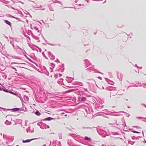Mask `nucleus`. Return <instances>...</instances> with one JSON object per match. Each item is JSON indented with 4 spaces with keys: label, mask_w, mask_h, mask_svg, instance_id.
Here are the masks:
<instances>
[{
    "label": "nucleus",
    "mask_w": 146,
    "mask_h": 146,
    "mask_svg": "<svg viewBox=\"0 0 146 146\" xmlns=\"http://www.w3.org/2000/svg\"><path fill=\"white\" fill-rule=\"evenodd\" d=\"M5 23L11 26V24L9 21L7 20H5Z\"/></svg>",
    "instance_id": "4"
},
{
    "label": "nucleus",
    "mask_w": 146,
    "mask_h": 146,
    "mask_svg": "<svg viewBox=\"0 0 146 146\" xmlns=\"http://www.w3.org/2000/svg\"><path fill=\"white\" fill-rule=\"evenodd\" d=\"M72 91V90H69L68 91V92H71Z\"/></svg>",
    "instance_id": "19"
},
{
    "label": "nucleus",
    "mask_w": 146,
    "mask_h": 146,
    "mask_svg": "<svg viewBox=\"0 0 146 146\" xmlns=\"http://www.w3.org/2000/svg\"><path fill=\"white\" fill-rule=\"evenodd\" d=\"M8 117H8V116H7V117H7V118H8Z\"/></svg>",
    "instance_id": "30"
},
{
    "label": "nucleus",
    "mask_w": 146,
    "mask_h": 146,
    "mask_svg": "<svg viewBox=\"0 0 146 146\" xmlns=\"http://www.w3.org/2000/svg\"><path fill=\"white\" fill-rule=\"evenodd\" d=\"M38 48V50L37 49H36V50L37 51H38V52H41V50L39 48Z\"/></svg>",
    "instance_id": "13"
},
{
    "label": "nucleus",
    "mask_w": 146,
    "mask_h": 146,
    "mask_svg": "<svg viewBox=\"0 0 146 146\" xmlns=\"http://www.w3.org/2000/svg\"><path fill=\"white\" fill-rule=\"evenodd\" d=\"M87 2H88V3L89 2L88 1V0H87Z\"/></svg>",
    "instance_id": "25"
},
{
    "label": "nucleus",
    "mask_w": 146,
    "mask_h": 146,
    "mask_svg": "<svg viewBox=\"0 0 146 146\" xmlns=\"http://www.w3.org/2000/svg\"><path fill=\"white\" fill-rule=\"evenodd\" d=\"M142 133H143V131L142 132Z\"/></svg>",
    "instance_id": "32"
},
{
    "label": "nucleus",
    "mask_w": 146,
    "mask_h": 146,
    "mask_svg": "<svg viewBox=\"0 0 146 146\" xmlns=\"http://www.w3.org/2000/svg\"><path fill=\"white\" fill-rule=\"evenodd\" d=\"M78 1V0H76L75 1V2L76 3H77V2Z\"/></svg>",
    "instance_id": "20"
},
{
    "label": "nucleus",
    "mask_w": 146,
    "mask_h": 146,
    "mask_svg": "<svg viewBox=\"0 0 146 146\" xmlns=\"http://www.w3.org/2000/svg\"><path fill=\"white\" fill-rule=\"evenodd\" d=\"M103 89H104V87H103Z\"/></svg>",
    "instance_id": "37"
},
{
    "label": "nucleus",
    "mask_w": 146,
    "mask_h": 146,
    "mask_svg": "<svg viewBox=\"0 0 146 146\" xmlns=\"http://www.w3.org/2000/svg\"><path fill=\"white\" fill-rule=\"evenodd\" d=\"M98 78L99 79H100V80H101L102 79V78H101V77H100L99 76V77H98Z\"/></svg>",
    "instance_id": "17"
},
{
    "label": "nucleus",
    "mask_w": 146,
    "mask_h": 146,
    "mask_svg": "<svg viewBox=\"0 0 146 146\" xmlns=\"http://www.w3.org/2000/svg\"><path fill=\"white\" fill-rule=\"evenodd\" d=\"M14 69L15 70V71H16V70H17L16 69V68H15V69Z\"/></svg>",
    "instance_id": "27"
},
{
    "label": "nucleus",
    "mask_w": 146,
    "mask_h": 146,
    "mask_svg": "<svg viewBox=\"0 0 146 146\" xmlns=\"http://www.w3.org/2000/svg\"><path fill=\"white\" fill-rule=\"evenodd\" d=\"M33 29L37 31V33H38V34H39V30H38V29L37 28V27L35 26V27H33Z\"/></svg>",
    "instance_id": "2"
},
{
    "label": "nucleus",
    "mask_w": 146,
    "mask_h": 146,
    "mask_svg": "<svg viewBox=\"0 0 146 146\" xmlns=\"http://www.w3.org/2000/svg\"><path fill=\"white\" fill-rule=\"evenodd\" d=\"M132 131L134 133H140L139 132L136 131Z\"/></svg>",
    "instance_id": "14"
},
{
    "label": "nucleus",
    "mask_w": 146,
    "mask_h": 146,
    "mask_svg": "<svg viewBox=\"0 0 146 146\" xmlns=\"http://www.w3.org/2000/svg\"><path fill=\"white\" fill-rule=\"evenodd\" d=\"M3 90L4 91L6 92H9V90L7 89H3Z\"/></svg>",
    "instance_id": "12"
},
{
    "label": "nucleus",
    "mask_w": 146,
    "mask_h": 146,
    "mask_svg": "<svg viewBox=\"0 0 146 146\" xmlns=\"http://www.w3.org/2000/svg\"><path fill=\"white\" fill-rule=\"evenodd\" d=\"M9 92L12 94H14V95H15V94L13 92H12V91H10L9 92H9Z\"/></svg>",
    "instance_id": "15"
},
{
    "label": "nucleus",
    "mask_w": 146,
    "mask_h": 146,
    "mask_svg": "<svg viewBox=\"0 0 146 146\" xmlns=\"http://www.w3.org/2000/svg\"><path fill=\"white\" fill-rule=\"evenodd\" d=\"M11 68H13V69H15V68L13 67H12Z\"/></svg>",
    "instance_id": "24"
},
{
    "label": "nucleus",
    "mask_w": 146,
    "mask_h": 146,
    "mask_svg": "<svg viewBox=\"0 0 146 146\" xmlns=\"http://www.w3.org/2000/svg\"><path fill=\"white\" fill-rule=\"evenodd\" d=\"M27 139L26 140H23V143H27V142H30V141H31L32 140H34V139Z\"/></svg>",
    "instance_id": "1"
},
{
    "label": "nucleus",
    "mask_w": 146,
    "mask_h": 146,
    "mask_svg": "<svg viewBox=\"0 0 146 146\" xmlns=\"http://www.w3.org/2000/svg\"><path fill=\"white\" fill-rule=\"evenodd\" d=\"M86 100V98L85 97H82L81 99V101H84Z\"/></svg>",
    "instance_id": "10"
},
{
    "label": "nucleus",
    "mask_w": 146,
    "mask_h": 146,
    "mask_svg": "<svg viewBox=\"0 0 146 146\" xmlns=\"http://www.w3.org/2000/svg\"><path fill=\"white\" fill-rule=\"evenodd\" d=\"M139 68H140V69H141V67H139Z\"/></svg>",
    "instance_id": "29"
},
{
    "label": "nucleus",
    "mask_w": 146,
    "mask_h": 146,
    "mask_svg": "<svg viewBox=\"0 0 146 146\" xmlns=\"http://www.w3.org/2000/svg\"><path fill=\"white\" fill-rule=\"evenodd\" d=\"M84 139L88 141H90L91 140V139L90 138H89L87 137H85L84 138Z\"/></svg>",
    "instance_id": "5"
},
{
    "label": "nucleus",
    "mask_w": 146,
    "mask_h": 146,
    "mask_svg": "<svg viewBox=\"0 0 146 146\" xmlns=\"http://www.w3.org/2000/svg\"><path fill=\"white\" fill-rule=\"evenodd\" d=\"M135 66H136V64H135Z\"/></svg>",
    "instance_id": "35"
},
{
    "label": "nucleus",
    "mask_w": 146,
    "mask_h": 146,
    "mask_svg": "<svg viewBox=\"0 0 146 146\" xmlns=\"http://www.w3.org/2000/svg\"><path fill=\"white\" fill-rule=\"evenodd\" d=\"M35 114L37 115H40V113L39 111H37L36 112Z\"/></svg>",
    "instance_id": "9"
},
{
    "label": "nucleus",
    "mask_w": 146,
    "mask_h": 146,
    "mask_svg": "<svg viewBox=\"0 0 146 146\" xmlns=\"http://www.w3.org/2000/svg\"><path fill=\"white\" fill-rule=\"evenodd\" d=\"M128 142L131 145H133L134 143L135 142L134 141H129Z\"/></svg>",
    "instance_id": "11"
},
{
    "label": "nucleus",
    "mask_w": 146,
    "mask_h": 146,
    "mask_svg": "<svg viewBox=\"0 0 146 146\" xmlns=\"http://www.w3.org/2000/svg\"><path fill=\"white\" fill-rule=\"evenodd\" d=\"M14 109L16 110V111H18L19 110V109L18 108H15Z\"/></svg>",
    "instance_id": "16"
},
{
    "label": "nucleus",
    "mask_w": 146,
    "mask_h": 146,
    "mask_svg": "<svg viewBox=\"0 0 146 146\" xmlns=\"http://www.w3.org/2000/svg\"><path fill=\"white\" fill-rule=\"evenodd\" d=\"M79 5H80V6H81V5H82L81 4H79ZM82 5L83 6H84L83 4H82Z\"/></svg>",
    "instance_id": "22"
},
{
    "label": "nucleus",
    "mask_w": 146,
    "mask_h": 146,
    "mask_svg": "<svg viewBox=\"0 0 146 146\" xmlns=\"http://www.w3.org/2000/svg\"><path fill=\"white\" fill-rule=\"evenodd\" d=\"M49 126H47V128H49Z\"/></svg>",
    "instance_id": "26"
},
{
    "label": "nucleus",
    "mask_w": 146,
    "mask_h": 146,
    "mask_svg": "<svg viewBox=\"0 0 146 146\" xmlns=\"http://www.w3.org/2000/svg\"><path fill=\"white\" fill-rule=\"evenodd\" d=\"M16 63H15V62H13L11 63V64H16Z\"/></svg>",
    "instance_id": "23"
},
{
    "label": "nucleus",
    "mask_w": 146,
    "mask_h": 146,
    "mask_svg": "<svg viewBox=\"0 0 146 146\" xmlns=\"http://www.w3.org/2000/svg\"><path fill=\"white\" fill-rule=\"evenodd\" d=\"M16 19H18V18H16Z\"/></svg>",
    "instance_id": "33"
},
{
    "label": "nucleus",
    "mask_w": 146,
    "mask_h": 146,
    "mask_svg": "<svg viewBox=\"0 0 146 146\" xmlns=\"http://www.w3.org/2000/svg\"><path fill=\"white\" fill-rule=\"evenodd\" d=\"M0 90H1V89L0 88Z\"/></svg>",
    "instance_id": "36"
},
{
    "label": "nucleus",
    "mask_w": 146,
    "mask_h": 146,
    "mask_svg": "<svg viewBox=\"0 0 146 146\" xmlns=\"http://www.w3.org/2000/svg\"><path fill=\"white\" fill-rule=\"evenodd\" d=\"M5 123L7 125H10L11 124V122L10 121H9L8 120H6L5 121Z\"/></svg>",
    "instance_id": "3"
},
{
    "label": "nucleus",
    "mask_w": 146,
    "mask_h": 146,
    "mask_svg": "<svg viewBox=\"0 0 146 146\" xmlns=\"http://www.w3.org/2000/svg\"><path fill=\"white\" fill-rule=\"evenodd\" d=\"M24 98L25 100L27 101H28L29 100V98L28 97L26 96H25L24 97Z\"/></svg>",
    "instance_id": "7"
},
{
    "label": "nucleus",
    "mask_w": 146,
    "mask_h": 146,
    "mask_svg": "<svg viewBox=\"0 0 146 146\" xmlns=\"http://www.w3.org/2000/svg\"><path fill=\"white\" fill-rule=\"evenodd\" d=\"M53 119V118L50 117H48V118H47L45 119V120H48V121H50L52 119Z\"/></svg>",
    "instance_id": "8"
},
{
    "label": "nucleus",
    "mask_w": 146,
    "mask_h": 146,
    "mask_svg": "<svg viewBox=\"0 0 146 146\" xmlns=\"http://www.w3.org/2000/svg\"><path fill=\"white\" fill-rule=\"evenodd\" d=\"M11 121H12V118H11Z\"/></svg>",
    "instance_id": "31"
},
{
    "label": "nucleus",
    "mask_w": 146,
    "mask_h": 146,
    "mask_svg": "<svg viewBox=\"0 0 146 146\" xmlns=\"http://www.w3.org/2000/svg\"><path fill=\"white\" fill-rule=\"evenodd\" d=\"M43 146H46V145H43Z\"/></svg>",
    "instance_id": "28"
},
{
    "label": "nucleus",
    "mask_w": 146,
    "mask_h": 146,
    "mask_svg": "<svg viewBox=\"0 0 146 146\" xmlns=\"http://www.w3.org/2000/svg\"><path fill=\"white\" fill-rule=\"evenodd\" d=\"M52 65L53 66L54 65V64H52Z\"/></svg>",
    "instance_id": "34"
},
{
    "label": "nucleus",
    "mask_w": 146,
    "mask_h": 146,
    "mask_svg": "<svg viewBox=\"0 0 146 146\" xmlns=\"http://www.w3.org/2000/svg\"><path fill=\"white\" fill-rule=\"evenodd\" d=\"M40 9L41 10H44V8H41Z\"/></svg>",
    "instance_id": "18"
},
{
    "label": "nucleus",
    "mask_w": 146,
    "mask_h": 146,
    "mask_svg": "<svg viewBox=\"0 0 146 146\" xmlns=\"http://www.w3.org/2000/svg\"><path fill=\"white\" fill-rule=\"evenodd\" d=\"M50 58L51 60H53L54 59V56L52 54L51 55H50Z\"/></svg>",
    "instance_id": "6"
},
{
    "label": "nucleus",
    "mask_w": 146,
    "mask_h": 146,
    "mask_svg": "<svg viewBox=\"0 0 146 146\" xmlns=\"http://www.w3.org/2000/svg\"><path fill=\"white\" fill-rule=\"evenodd\" d=\"M58 75H59V76H61L62 74H59Z\"/></svg>",
    "instance_id": "21"
}]
</instances>
